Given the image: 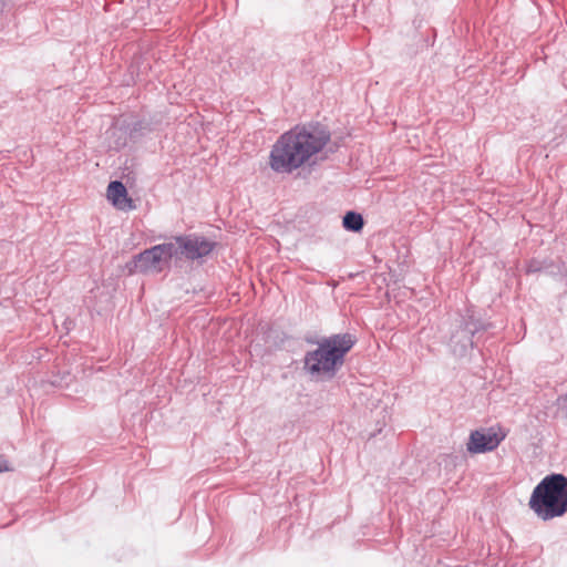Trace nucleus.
<instances>
[{"label": "nucleus", "instance_id": "1", "mask_svg": "<svg viewBox=\"0 0 567 567\" xmlns=\"http://www.w3.org/2000/svg\"><path fill=\"white\" fill-rule=\"evenodd\" d=\"M330 141V133L319 125L296 126L280 135L269 155L270 168L290 174L318 154Z\"/></svg>", "mask_w": 567, "mask_h": 567}, {"label": "nucleus", "instance_id": "2", "mask_svg": "<svg viewBox=\"0 0 567 567\" xmlns=\"http://www.w3.org/2000/svg\"><path fill=\"white\" fill-rule=\"evenodd\" d=\"M357 339L351 333H337L318 341V348L305 355V370L311 375L334 377Z\"/></svg>", "mask_w": 567, "mask_h": 567}, {"label": "nucleus", "instance_id": "3", "mask_svg": "<svg viewBox=\"0 0 567 567\" xmlns=\"http://www.w3.org/2000/svg\"><path fill=\"white\" fill-rule=\"evenodd\" d=\"M528 505L544 522L564 516L567 513V477L558 473L545 476L533 489Z\"/></svg>", "mask_w": 567, "mask_h": 567}, {"label": "nucleus", "instance_id": "4", "mask_svg": "<svg viewBox=\"0 0 567 567\" xmlns=\"http://www.w3.org/2000/svg\"><path fill=\"white\" fill-rule=\"evenodd\" d=\"M493 328L491 322H483L475 319L470 310L466 317H462L457 329L451 334L450 347L454 354L463 357L466 354L468 349L474 348L475 343L473 337L481 332Z\"/></svg>", "mask_w": 567, "mask_h": 567}, {"label": "nucleus", "instance_id": "5", "mask_svg": "<svg viewBox=\"0 0 567 567\" xmlns=\"http://www.w3.org/2000/svg\"><path fill=\"white\" fill-rule=\"evenodd\" d=\"M181 243L182 257L188 260H196L208 256L215 248L216 243L196 234L176 236Z\"/></svg>", "mask_w": 567, "mask_h": 567}, {"label": "nucleus", "instance_id": "6", "mask_svg": "<svg viewBox=\"0 0 567 567\" xmlns=\"http://www.w3.org/2000/svg\"><path fill=\"white\" fill-rule=\"evenodd\" d=\"M505 439V434H498L493 427L475 430L471 432L466 444L470 453L480 454L494 451Z\"/></svg>", "mask_w": 567, "mask_h": 567}, {"label": "nucleus", "instance_id": "7", "mask_svg": "<svg viewBox=\"0 0 567 567\" xmlns=\"http://www.w3.org/2000/svg\"><path fill=\"white\" fill-rule=\"evenodd\" d=\"M163 259L157 246H153L134 256L127 265L130 272H159L163 269Z\"/></svg>", "mask_w": 567, "mask_h": 567}, {"label": "nucleus", "instance_id": "8", "mask_svg": "<svg viewBox=\"0 0 567 567\" xmlns=\"http://www.w3.org/2000/svg\"><path fill=\"white\" fill-rule=\"evenodd\" d=\"M107 198L120 209H132L133 200L127 197V189L120 181H112L107 186Z\"/></svg>", "mask_w": 567, "mask_h": 567}, {"label": "nucleus", "instance_id": "9", "mask_svg": "<svg viewBox=\"0 0 567 567\" xmlns=\"http://www.w3.org/2000/svg\"><path fill=\"white\" fill-rule=\"evenodd\" d=\"M342 226L349 231L358 233L362 230L364 220L361 214L351 210L343 216Z\"/></svg>", "mask_w": 567, "mask_h": 567}, {"label": "nucleus", "instance_id": "10", "mask_svg": "<svg viewBox=\"0 0 567 567\" xmlns=\"http://www.w3.org/2000/svg\"><path fill=\"white\" fill-rule=\"evenodd\" d=\"M156 246L159 248L163 261H168L173 257L182 256L181 243H177L176 238L174 241L164 243Z\"/></svg>", "mask_w": 567, "mask_h": 567}, {"label": "nucleus", "instance_id": "11", "mask_svg": "<svg viewBox=\"0 0 567 567\" xmlns=\"http://www.w3.org/2000/svg\"><path fill=\"white\" fill-rule=\"evenodd\" d=\"M545 272L551 276H561L565 277L567 275V268L564 261L546 259Z\"/></svg>", "mask_w": 567, "mask_h": 567}, {"label": "nucleus", "instance_id": "12", "mask_svg": "<svg viewBox=\"0 0 567 567\" xmlns=\"http://www.w3.org/2000/svg\"><path fill=\"white\" fill-rule=\"evenodd\" d=\"M546 259L533 258L526 265L527 274H536L540 271H545Z\"/></svg>", "mask_w": 567, "mask_h": 567}, {"label": "nucleus", "instance_id": "13", "mask_svg": "<svg viewBox=\"0 0 567 567\" xmlns=\"http://www.w3.org/2000/svg\"><path fill=\"white\" fill-rule=\"evenodd\" d=\"M9 465L7 460L0 455V473L9 471Z\"/></svg>", "mask_w": 567, "mask_h": 567}, {"label": "nucleus", "instance_id": "14", "mask_svg": "<svg viewBox=\"0 0 567 567\" xmlns=\"http://www.w3.org/2000/svg\"><path fill=\"white\" fill-rule=\"evenodd\" d=\"M565 400L567 401V393H566Z\"/></svg>", "mask_w": 567, "mask_h": 567}]
</instances>
